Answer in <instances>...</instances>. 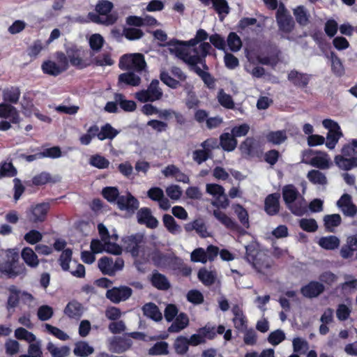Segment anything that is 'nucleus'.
Masks as SVG:
<instances>
[{
    "instance_id": "nucleus-1",
    "label": "nucleus",
    "mask_w": 357,
    "mask_h": 357,
    "mask_svg": "<svg viewBox=\"0 0 357 357\" xmlns=\"http://www.w3.org/2000/svg\"><path fill=\"white\" fill-rule=\"evenodd\" d=\"M199 42L195 37L188 41H181L177 39H172L166 43V46L169 47L171 52H174L178 57L181 59L185 63L190 66H195L198 63H203V67L208 69L205 63V58L210 54L212 47L209 43H202L199 47H195L193 52L195 53L191 55L184 47H194Z\"/></svg>"
},
{
    "instance_id": "nucleus-2",
    "label": "nucleus",
    "mask_w": 357,
    "mask_h": 357,
    "mask_svg": "<svg viewBox=\"0 0 357 357\" xmlns=\"http://www.w3.org/2000/svg\"><path fill=\"white\" fill-rule=\"evenodd\" d=\"M10 256L0 262V278L15 279L18 276L22 278L27 274V269L24 264H18L19 255L16 252H10Z\"/></svg>"
},
{
    "instance_id": "nucleus-3",
    "label": "nucleus",
    "mask_w": 357,
    "mask_h": 357,
    "mask_svg": "<svg viewBox=\"0 0 357 357\" xmlns=\"http://www.w3.org/2000/svg\"><path fill=\"white\" fill-rule=\"evenodd\" d=\"M123 243L126 251L129 252L132 257H140L143 259H147L146 252L148 248L145 245L142 234H135L127 236L124 239Z\"/></svg>"
},
{
    "instance_id": "nucleus-4",
    "label": "nucleus",
    "mask_w": 357,
    "mask_h": 357,
    "mask_svg": "<svg viewBox=\"0 0 357 357\" xmlns=\"http://www.w3.org/2000/svg\"><path fill=\"white\" fill-rule=\"evenodd\" d=\"M66 52L68 55L70 65L76 69L82 70L92 64L91 59L86 58L87 51L82 47L73 45L66 49Z\"/></svg>"
},
{
    "instance_id": "nucleus-5",
    "label": "nucleus",
    "mask_w": 357,
    "mask_h": 357,
    "mask_svg": "<svg viewBox=\"0 0 357 357\" xmlns=\"http://www.w3.org/2000/svg\"><path fill=\"white\" fill-rule=\"evenodd\" d=\"M119 66L123 70H133L140 73L146 67L144 56L141 53L127 54L119 60Z\"/></svg>"
},
{
    "instance_id": "nucleus-6",
    "label": "nucleus",
    "mask_w": 357,
    "mask_h": 357,
    "mask_svg": "<svg viewBox=\"0 0 357 357\" xmlns=\"http://www.w3.org/2000/svg\"><path fill=\"white\" fill-rule=\"evenodd\" d=\"M159 84L158 79H153L147 89H142L135 93V98L140 102H154L161 99L163 93Z\"/></svg>"
},
{
    "instance_id": "nucleus-7",
    "label": "nucleus",
    "mask_w": 357,
    "mask_h": 357,
    "mask_svg": "<svg viewBox=\"0 0 357 357\" xmlns=\"http://www.w3.org/2000/svg\"><path fill=\"white\" fill-rule=\"evenodd\" d=\"M239 150L242 157L245 159L260 158L263 153L259 144L252 137L245 138L241 143Z\"/></svg>"
},
{
    "instance_id": "nucleus-8",
    "label": "nucleus",
    "mask_w": 357,
    "mask_h": 357,
    "mask_svg": "<svg viewBox=\"0 0 357 357\" xmlns=\"http://www.w3.org/2000/svg\"><path fill=\"white\" fill-rule=\"evenodd\" d=\"M246 258L259 271L271 268L268 257L250 246L246 247Z\"/></svg>"
},
{
    "instance_id": "nucleus-9",
    "label": "nucleus",
    "mask_w": 357,
    "mask_h": 357,
    "mask_svg": "<svg viewBox=\"0 0 357 357\" xmlns=\"http://www.w3.org/2000/svg\"><path fill=\"white\" fill-rule=\"evenodd\" d=\"M50 209L49 202H42L32 205L27 211V218L31 223H39L45 221Z\"/></svg>"
},
{
    "instance_id": "nucleus-10",
    "label": "nucleus",
    "mask_w": 357,
    "mask_h": 357,
    "mask_svg": "<svg viewBox=\"0 0 357 357\" xmlns=\"http://www.w3.org/2000/svg\"><path fill=\"white\" fill-rule=\"evenodd\" d=\"M9 295L6 303V309H15L17 307L20 296L22 299L31 301L33 299V296L27 291H21L15 285H10L8 288Z\"/></svg>"
},
{
    "instance_id": "nucleus-11",
    "label": "nucleus",
    "mask_w": 357,
    "mask_h": 357,
    "mask_svg": "<svg viewBox=\"0 0 357 357\" xmlns=\"http://www.w3.org/2000/svg\"><path fill=\"white\" fill-rule=\"evenodd\" d=\"M132 293L130 287L127 286H121L119 287H113L108 289L106 293V297L114 303H119L121 301L128 299Z\"/></svg>"
},
{
    "instance_id": "nucleus-12",
    "label": "nucleus",
    "mask_w": 357,
    "mask_h": 357,
    "mask_svg": "<svg viewBox=\"0 0 357 357\" xmlns=\"http://www.w3.org/2000/svg\"><path fill=\"white\" fill-rule=\"evenodd\" d=\"M118 208L121 211H126L128 213H134L138 209L139 202L130 192L126 195H121L117 200Z\"/></svg>"
},
{
    "instance_id": "nucleus-13",
    "label": "nucleus",
    "mask_w": 357,
    "mask_h": 357,
    "mask_svg": "<svg viewBox=\"0 0 357 357\" xmlns=\"http://www.w3.org/2000/svg\"><path fill=\"white\" fill-rule=\"evenodd\" d=\"M278 30L282 38L288 40H292L293 38L289 34L295 28V22L291 15L276 19Z\"/></svg>"
},
{
    "instance_id": "nucleus-14",
    "label": "nucleus",
    "mask_w": 357,
    "mask_h": 357,
    "mask_svg": "<svg viewBox=\"0 0 357 357\" xmlns=\"http://www.w3.org/2000/svg\"><path fill=\"white\" fill-rule=\"evenodd\" d=\"M280 195L278 192L269 194L264 200V211L270 216H274L280 212Z\"/></svg>"
},
{
    "instance_id": "nucleus-15",
    "label": "nucleus",
    "mask_w": 357,
    "mask_h": 357,
    "mask_svg": "<svg viewBox=\"0 0 357 357\" xmlns=\"http://www.w3.org/2000/svg\"><path fill=\"white\" fill-rule=\"evenodd\" d=\"M324 291V285L317 281H310L301 289V294L308 298H317Z\"/></svg>"
},
{
    "instance_id": "nucleus-16",
    "label": "nucleus",
    "mask_w": 357,
    "mask_h": 357,
    "mask_svg": "<svg viewBox=\"0 0 357 357\" xmlns=\"http://www.w3.org/2000/svg\"><path fill=\"white\" fill-rule=\"evenodd\" d=\"M137 222L140 225H145L148 228L155 229L158 226V220L151 214L149 208H140L137 214Z\"/></svg>"
},
{
    "instance_id": "nucleus-17",
    "label": "nucleus",
    "mask_w": 357,
    "mask_h": 357,
    "mask_svg": "<svg viewBox=\"0 0 357 357\" xmlns=\"http://www.w3.org/2000/svg\"><path fill=\"white\" fill-rule=\"evenodd\" d=\"M311 76V75L292 70L288 73L287 79L296 87L305 89L307 86Z\"/></svg>"
},
{
    "instance_id": "nucleus-18",
    "label": "nucleus",
    "mask_w": 357,
    "mask_h": 357,
    "mask_svg": "<svg viewBox=\"0 0 357 357\" xmlns=\"http://www.w3.org/2000/svg\"><path fill=\"white\" fill-rule=\"evenodd\" d=\"M200 333H202L204 340H214L217 334L222 335L225 332V326L219 325L216 327L211 323H207L204 326L199 328Z\"/></svg>"
},
{
    "instance_id": "nucleus-19",
    "label": "nucleus",
    "mask_w": 357,
    "mask_h": 357,
    "mask_svg": "<svg viewBox=\"0 0 357 357\" xmlns=\"http://www.w3.org/2000/svg\"><path fill=\"white\" fill-rule=\"evenodd\" d=\"M150 282L152 286L158 290L166 291L171 287L167 278L165 275L159 273L158 271H154L153 272Z\"/></svg>"
},
{
    "instance_id": "nucleus-20",
    "label": "nucleus",
    "mask_w": 357,
    "mask_h": 357,
    "mask_svg": "<svg viewBox=\"0 0 357 357\" xmlns=\"http://www.w3.org/2000/svg\"><path fill=\"white\" fill-rule=\"evenodd\" d=\"M183 261L180 257L175 255H168L165 267H169L174 271H183L184 275L187 276L191 273V268L189 267L183 268Z\"/></svg>"
},
{
    "instance_id": "nucleus-21",
    "label": "nucleus",
    "mask_w": 357,
    "mask_h": 357,
    "mask_svg": "<svg viewBox=\"0 0 357 357\" xmlns=\"http://www.w3.org/2000/svg\"><path fill=\"white\" fill-rule=\"evenodd\" d=\"M173 321V323L167 329L169 333H178L189 324V318L184 312L179 313Z\"/></svg>"
},
{
    "instance_id": "nucleus-22",
    "label": "nucleus",
    "mask_w": 357,
    "mask_h": 357,
    "mask_svg": "<svg viewBox=\"0 0 357 357\" xmlns=\"http://www.w3.org/2000/svg\"><path fill=\"white\" fill-rule=\"evenodd\" d=\"M282 193L286 206L294 202L300 195L298 189L293 184H287L283 186Z\"/></svg>"
},
{
    "instance_id": "nucleus-23",
    "label": "nucleus",
    "mask_w": 357,
    "mask_h": 357,
    "mask_svg": "<svg viewBox=\"0 0 357 357\" xmlns=\"http://www.w3.org/2000/svg\"><path fill=\"white\" fill-rule=\"evenodd\" d=\"M21 257L24 263L31 268H36L39 264L38 256L32 248L25 247L21 252Z\"/></svg>"
},
{
    "instance_id": "nucleus-24",
    "label": "nucleus",
    "mask_w": 357,
    "mask_h": 357,
    "mask_svg": "<svg viewBox=\"0 0 357 357\" xmlns=\"http://www.w3.org/2000/svg\"><path fill=\"white\" fill-rule=\"evenodd\" d=\"M220 144L224 151L230 152L236 149L238 141L232 134L224 132L220 136Z\"/></svg>"
},
{
    "instance_id": "nucleus-25",
    "label": "nucleus",
    "mask_w": 357,
    "mask_h": 357,
    "mask_svg": "<svg viewBox=\"0 0 357 357\" xmlns=\"http://www.w3.org/2000/svg\"><path fill=\"white\" fill-rule=\"evenodd\" d=\"M293 14L296 22L301 26H305L310 22V15L304 6H298L293 9Z\"/></svg>"
},
{
    "instance_id": "nucleus-26",
    "label": "nucleus",
    "mask_w": 357,
    "mask_h": 357,
    "mask_svg": "<svg viewBox=\"0 0 357 357\" xmlns=\"http://www.w3.org/2000/svg\"><path fill=\"white\" fill-rule=\"evenodd\" d=\"M142 311L144 316L153 321H159L162 320V315L160 312L158 307L153 303H148L142 307Z\"/></svg>"
},
{
    "instance_id": "nucleus-27",
    "label": "nucleus",
    "mask_w": 357,
    "mask_h": 357,
    "mask_svg": "<svg viewBox=\"0 0 357 357\" xmlns=\"http://www.w3.org/2000/svg\"><path fill=\"white\" fill-rule=\"evenodd\" d=\"M114 99L118 102L121 109L124 112H132L137 108L136 102L134 100H126L123 93H114Z\"/></svg>"
},
{
    "instance_id": "nucleus-28",
    "label": "nucleus",
    "mask_w": 357,
    "mask_h": 357,
    "mask_svg": "<svg viewBox=\"0 0 357 357\" xmlns=\"http://www.w3.org/2000/svg\"><path fill=\"white\" fill-rule=\"evenodd\" d=\"M347 156L342 155H337L335 157V164L342 169L350 170L354 167H357V157H349L347 158Z\"/></svg>"
},
{
    "instance_id": "nucleus-29",
    "label": "nucleus",
    "mask_w": 357,
    "mask_h": 357,
    "mask_svg": "<svg viewBox=\"0 0 357 357\" xmlns=\"http://www.w3.org/2000/svg\"><path fill=\"white\" fill-rule=\"evenodd\" d=\"M64 313L72 319H79L82 314V306L77 301H70L64 309Z\"/></svg>"
},
{
    "instance_id": "nucleus-30",
    "label": "nucleus",
    "mask_w": 357,
    "mask_h": 357,
    "mask_svg": "<svg viewBox=\"0 0 357 357\" xmlns=\"http://www.w3.org/2000/svg\"><path fill=\"white\" fill-rule=\"evenodd\" d=\"M213 214L227 229L233 231H236L238 229V224L224 212L217 209L213 211Z\"/></svg>"
},
{
    "instance_id": "nucleus-31",
    "label": "nucleus",
    "mask_w": 357,
    "mask_h": 357,
    "mask_svg": "<svg viewBox=\"0 0 357 357\" xmlns=\"http://www.w3.org/2000/svg\"><path fill=\"white\" fill-rule=\"evenodd\" d=\"M88 17L90 19L91 22L94 23L107 26L114 24L117 20V17L114 14H110L109 15L103 17L102 15H100L98 13H89L88 15Z\"/></svg>"
},
{
    "instance_id": "nucleus-32",
    "label": "nucleus",
    "mask_w": 357,
    "mask_h": 357,
    "mask_svg": "<svg viewBox=\"0 0 357 357\" xmlns=\"http://www.w3.org/2000/svg\"><path fill=\"white\" fill-rule=\"evenodd\" d=\"M21 91L17 86H10L3 91L2 96L6 102L17 104L19 101Z\"/></svg>"
},
{
    "instance_id": "nucleus-33",
    "label": "nucleus",
    "mask_w": 357,
    "mask_h": 357,
    "mask_svg": "<svg viewBox=\"0 0 357 357\" xmlns=\"http://www.w3.org/2000/svg\"><path fill=\"white\" fill-rule=\"evenodd\" d=\"M287 207L291 213L299 217L304 215L307 212V203L303 197H301L299 200L296 199Z\"/></svg>"
},
{
    "instance_id": "nucleus-34",
    "label": "nucleus",
    "mask_w": 357,
    "mask_h": 357,
    "mask_svg": "<svg viewBox=\"0 0 357 357\" xmlns=\"http://www.w3.org/2000/svg\"><path fill=\"white\" fill-rule=\"evenodd\" d=\"M132 345V341L128 337H118L112 342L114 351L121 354L128 350Z\"/></svg>"
},
{
    "instance_id": "nucleus-35",
    "label": "nucleus",
    "mask_w": 357,
    "mask_h": 357,
    "mask_svg": "<svg viewBox=\"0 0 357 357\" xmlns=\"http://www.w3.org/2000/svg\"><path fill=\"white\" fill-rule=\"evenodd\" d=\"M93 351L94 349L86 342L79 341L75 344L73 353L77 357H87L92 354Z\"/></svg>"
},
{
    "instance_id": "nucleus-36",
    "label": "nucleus",
    "mask_w": 357,
    "mask_h": 357,
    "mask_svg": "<svg viewBox=\"0 0 357 357\" xmlns=\"http://www.w3.org/2000/svg\"><path fill=\"white\" fill-rule=\"evenodd\" d=\"M194 71L199 75L206 87L209 89H214L215 87V79L211 75L210 73L204 71L199 67L196 65L192 66Z\"/></svg>"
},
{
    "instance_id": "nucleus-37",
    "label": "nucleus",
    "mask_w": 357,
    "mask_h": 357,
    "mask_svg": "<svg viewBox=\"0 0 357 357\" xmlns=\"http://www.w3.org/2000/svg\"><path fill=\"white\" fill-rule=\"evenodd\" d=\"M55 180L52 175L47 172H42L35 175L31 179L32 185L41 186L47 183H55Z\"/></svg>"
},
{
    "instance_id": "nucleus-38",
    "label": "nucleus",
    "mask_w": 357,
    "mask_h": 357,
    "mask_svg": "<svg viewBox=\"0 0 357 357\" xmlns=\"http://www.w3.org/2000/svg\"><path fill=\"white\" fill-rule=\"evenodd\" d=\"M41 69L44 74L54 77H56L63 73L57 63L51 60L43 61L41 65Z\"/></svg>"
},
{
    "instance_id": "nucleus-39",
    "label": "nucleus",
    "mask_w": 357,
    "mask_h": 357,
    "mask_svg": "<svg viewBox=\"0 0 357 357\" xmlns=\"http://www.w3.org/2000/svg\"><path fill=\"white\" fill-rule=\"evenodd\" d=\"M46 349L50 353L52 357H67L70 352L69 347L63 345L58 347L51 342L47 343Z\"/></svg>"
},
{
    "instance_id": "nucleus-40",
    "label": "nucleus",
    "mask_w": 357,
    "mask_h": 357,
    "mask_svg": "<svg viewBox=\"0 0 357 357\" xmlns=\"http://www.w3.org/2000/svg\"><path fill=\"white\" fill-rule=\"evenodd\" d=\"M162 221L165 227L169 233L172 234H177L181 232V227L176 223V220L171 215H163Z\"/></svg>"
},
{
    "instance_id": "nucleus-41",
    "label": "nucleus",
    "mask_w": 357,
    "mask_h": 357,
    "mask_svg": "<svg viewBox=\"0 0 357 357\" xmlns=\"http://www.w3.org/2000/svg\"><path fill=\"white\" fill-rule=\"evenodd\" d=\"M119 83H123L132 86H137L141 83V78L133 72L124 73L119 76Z\"/></svg>"
},
{
    "instance_id": "nucleus-42",
    "label": "nucleus",
    "mask_w": 357,
    "mask_h": 357,
    "mask_svg": "<svg viewBox=\"0 0 357 357\" xmlns=\"http://www.w3.org/2000/svg\"><path fill=\"white\" fill-rule=\"evenodd\" d=\"M268 142L275 145L282 144L287 139L285 130L270 131L266 136Z\"/></svg>"
},
{
    "instance_id": "nucleus-43",
    "label": "nucleus",
    "mask_w": 357,
    "mask_h": 357,
    "mask_svg": "<svg viewBox=\"0 0 357 357\" xmlns=\"http://www.w3.org/2000/svg\"><path fill=\"white\" fill-rule=\"evenodd\" d=\"M331 62V70L336 76L340 77L344 73L342 62L334 52H331L328 56Z\"/></svg>"
},
{
    "instance_id": "nucleus-44",
    "label": "nucleus",
    "mask_w": 357,
    "mask_h": 357,
    "mask_svg": "<svg viewBox=\"0 0 357 357\" xmlns=\"http://www.w3.org/2000/svg\"><path fill=\"white\" fill-rule=\"evenodd\" d=\"M324 222L326 230L328 232H334V228L341 224L342 218L339 214L326 215Z\"/></svg>"
},
{
    "instance_id": "nucleus-45",
    "label": "nucleus",
    "mask_w": 357,
    "mask_h": 357,
    "mask_svg": "<svg viewBox=\"0 0 357 357\" xmlns=\"http://www.w3.org/2000/svg\"><path fill=\"white\" fill-rule=\"evenodd\" d=\"M319 245L324 249L333 250L340 245V240L335 236L321 237L319 241Z\"/></svg>"
},
{
    "instance_id": "nucleus-46",
    "label": "nucleus",
    "mask_w": 357,
    "mask_h": 357,
    "mask_svg": "<svg viewBox=\"0 0 357 357\" xmlns=\"http://www.w3.org/2000/svg\"><path fill=\"white\" fill-rule=\"evenodd\" d=\"M100 133L99 127L94 124L89 128L86 133L83 134L79 137V142L82 145H89L93 137H97Z\"/></svg>"
},
{
    "instance_id": "nucleus-47",
    "label": "nucleus",
    "mask_w": 357,
    "mask_h": 357,
    "mask_svg": "<svg viewBox=\"0 0 357 357\" xmlns=\"http://www.w3.org/2000/svg\"><path fill=\"white\" fill-rule=\"evenodd\" d=\"M119 134V131L107 123L100 130L98 139L103 141L106 139H113Z\"/></svg>"
},
{
    "instance_id": "nucleus-48",
    "label": "nucleus",
    "mask_w": 357,
    "mask_h": 357,
    "mask_svg": "<svg viewBox=\"0 0 357 357\" xmlns=\"http://www.w3.org/2000/svg\"><path fill=\"white\" fill-rule=\"evenodd\" d=\"M169 254H163L158 250L152 251L151 254H146L147 259L151 257V260L157 267H165L167 259Z\"/></svg>"
},
{
    "instance_id": "nucleus-49",
    "label": "nucleus",
    "mask_w": 357,
    "mask_h": 357,
    "mask_svg": "<svg viewBox=\"0 0 357 357\" xmlns=\"http://www.w3.org/2000/svg\"><path fill=\"white\" fill-rule=\"evenodd\" d=\"M199 280L205 285L211 286L215 283L216 275L212 271H208L205 268H200L198 271Z\"/></svg>"
},
{
    "instance_id": "nucleus-50",
    "label": "nucleus",
    "mask_w": 357,
    "mask_h": 357,
    "mask_svg": "<svg viewBox=\"0 0 357 357\" xmlns=\"http://www.w3.org/2000/svg\"><path fill=\"white\" fill-rule=\"evenodd\" d=\"M112 264L113 260L111 258L103 257L98 260V268L102 274L113 276Z\"/></svg>"
},
{
    "instance_id": "nucleus-51",
    "label": "nucleus",
    "mask_w": 357,
    "mask_h": 357,
    "mask_svg": "<svg viewBox=\"0 0 357 357\" xmlns=\"http://www.w3.org/2000/svg\"><path fill=\"white\" fill-rule=\"evenodd\" d=\"M102 197L110 203H117L118 199L121 196L119 195V189L116 187H105L102 190Z\"/></svg>"
},
{
    "instance_id": "nucleus-52",
    "label": "nucleus",
    "mask_w": 357,
    "mask_h": 357,
    "mask_svg": "<svg viewBox=\"0 0 357 357\" xmlns=\"http://www.w3.org/2000/svg\"><path fill=\"white\" fill-rule=\"evenodd\" d=\"M168 343L164 341L156 342L149 349V354L151 356L167 355L169 354Z\"/></svg>"
},
{
    "instance_id": "nucleus-53",
    "label": "nucleus",
    "mask_w": 357,
    "mask_h": 357,
    "mask_svg": "<svg viewBox=\"0 0 357 357\" xmlns=\"http://www.w3.org/2000/svg\"><path fill=\"white\" fill-rule=\"evenodd\" d=\"M62 153L61 148L58 146H54L50 148H45V146H42V151L40 152V158H59L61 156Z\"/></svg>"
},
{
    "instance_id": "nucleus-54",
    "label": "nucleus",
    "mask_w": 357,
    "mask_h": 357,
    "mask_svg": "<svg viewBox=\"0 0 357 357\" xmlns=\"http://www.w3.org/2000/svg\"><path fill=\"white\" fill-rule=\"evenodd\" d=\"M227 45L231 52H238L242 47V41L235 32H230L227 39Z\"/></svg>"
},
{
    "instance_id": "nucleus-55",
    "label": "nucleus",
    "mask_w": 357,
    "mask_h": 357,
    "mask_svg": "<svg viewBox=\"0 0 357 357\" xmlns=\"http://www.w3.org/2000/svg\"><path fill=\"white\" fill-rule=\"evenodd\" d=\"M17 174V171L12 162H3L0 164V178L13 177Z\"/></svg>"
},
{
    "instance_id": "nucleus-56",
    "label": "nucleus",
    "mask_w": 357,
    "mask_h": 357,
    "mask_svg": "<svg viewBox=\"0 0 357 357\" xmlns=\"http://www.w3.org/2000/svg\"><path fill=\"white\" fill-rule=\"evenodd\" d=\"M73 251L70 248L63 250L59 259V264L64 271H68L70 268L69 264L71 261Z\"/></svg>"
},
{
    "instance_id": "nucleus-57",
    "label": "nucleus",
    "mask_w": 357,
    "mask_h": 357,
    "mask_svg": "<svg viewBox=\"0 0 357 357\" xmlns=\"http://www.w3.org/2000/svg\"><path fill=\"white\" fill-rule=\"evenodd\" d=\"M114 5L112 2L107 0H100L96 6V12L103 17L110 15Z\"/></svg>"
},
{
    "instance_id": "nucleus-58",
    "label": "nucleus",
    "mask_w": 357,
    "mask_h": 357,
    "mask_svg": "<svg viewBox=\"0 0 357 357\" xmlns=\"http://www.w3.org/2000/svg\"><path fill=\"white\" fill-rule=\"evenodd\" d=\"M307 178L314 184L324 185L327 183L326 176L319 170L312 169L308 172Z\"/></svg>"
},
{
    "instance_id": "nucleus-59",
    "label": "nucleus",
    "mask_w": 357,
    "mask_h": 357,
    "mask_svg": "<svg viewBox=\"0 0 357 357\" xmlns=\"http://www.w3.org/2000/svg\"><path fill=\"white\" fill-rule=\"evenodd\" d=\"M341 153L344 156L357 157V139H353L348 144H344Z\"/></svg>"
},
{
    "instance_id": "nucleus-60",
    "label": "nucleus",
    "mask_w": 357,
    "mask_h": 357,
    "mask_svg": "<svg viewBox=\"0 0 357 357\" xmlns=\"http://www.w3.org/2000/svg\"><path fill=\"white\" fill-rule=\"evenodd\" d=\"M190 343L188 338L184 336L178 337L174 342V348L177 354H185L188 351Z\"/></svg>"
},
{
    "instance_id": "nucleus-61",
    "label": "nucleus",
    "mask_w": 357,
    "mask_h": 357,
    "mask_svg": "<svg viewBox=\"0 0 357 357\" xmlns=\"http://www.w3.org/2000/svg\"><path fill=\"white\" fill-rule=\"evenodd\" d=\"M299 227L305 231L314 232L318 229L317 221L313 218H302L299 220Z\"/></svg>"
},
{
    "instance_id": "nucleus-62",
    "label": "nucleus",
    "mask_w": 357,
    "mask_h": 357,
    "mask_svg": "<svg viewBox=\"0 0 357 357\" xmlns=\"http://www.w3.org/2000/svg\"><path fill=\"white\" fill-rule=\"evenodd\" d=\"M218 99L220 104L227 109H233L234 102L231 96L224 92L223 89H220L218 94Z\"/></svg>"
},
{
    "instance_id": "nucleus-63",
    "label": "nucleus",
    "mask_w": 357,
    "mask_h": 357,
    "mask_svg": "<svg viewBox=\"0 0 357 357\" xmlns=\"http://www.w3.org/2000/svg\"><path fill=\"white\" fill-rule=\"evenodd\" d=\"M342 136V131L334 132L331 130V132H328L325 143L326 147L331 150L333 149Z\"/></svg>"
},
{
    "instance_id": "nucleus-64",
    "label": "nucleus",
    "mask_w": 357,
    "mask_h": 357,
    "mask_svg": "<svg viewBox=\"0 0 357 357\" xmlns=\"http://www.w3.org/2000/svg\"><path fill=\"white\" fill-rule=\"evenodd\" d=\"M90 48L94 52L100 51L104 44V38L99 33L91 35L89 40Z\"/></svg>"
}]
</instances>
